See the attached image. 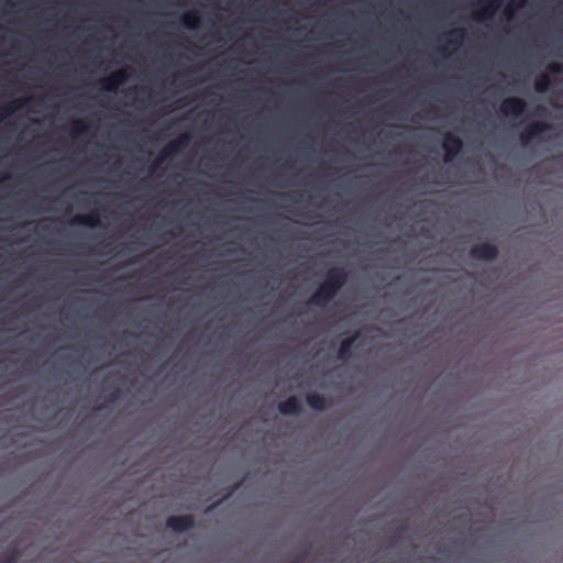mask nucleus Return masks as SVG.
<instances>
[{"mask_svg":"<svg viewBox=\"0 0 563 563\" xmlns=\"http://www.w3.org/2000/svg\"><path fill=\"white\" fill-rule=\"evenodd\" d=\"M537 114H538V115H543V114H545V109H544V108H540V107H539V108L537 109Z\"/></svg>","mask_w":563,"mask_h":563,"instance_id":"obj_25","label":"nucleus"},{"mask_svg":"<svg viewBox=\"0 0 563 563\" xmlns=\"http://www.w3.org/2000/svg\"><path fill=\"white\" fill-rule=\"evenodd\" d=\"M549 123L543 121H534L529 123L519 135V140L523 146H528L534 137L550 130Z\"/></svg>","mask_w":563,"mask_h":563,"instance_id":"obj_6","label":"nucleus"},{"mask_svg":"<svg viewBox=\"0 0 563 563\" xmlns=\"http://www.w3.org/2000/svg\"><path fill=\"white\" fill-rule=\"evenodd\" d=\"M128 79V73L125 69H119L111 73L108 77L100 80L101 89L104 91L113 92L117 88L125 82Z\"/></svg>","mask_w":563,"mask_h":563,"instance_id":"obj_9","label":"nucleus"},{"mask_svg":"<svg viewBox=\"0 0 563 563\" xmlns=\"http://www.w3.org/2000/svg\"><path fill=\"white\" fill-rule=\"evenodd\" d=\"M189 137L187 134H183L178 136L176 140L167 144L158 154V156L155 158L153 164L151 165V169L155 170L166 158L170 157L175 153H177L180 148H183Z\"/></svg>","mask_w":563,"mask_h":563,"instance_id":"obj_2","label":"nucleus"},{"mask_svg":"<svg viewBox=\"0 0 563 563\" xmlns=\"http://www.w3.org/2000/svg\"><path fill=\"white\" fill-rule=\"evenodd\" d=\"M501 0H481L473 11V19L476 21L490 20L501 7Z\"/></svg>","mask_w":563,"mask_h":563,"instance_id":"obj_3","label":"nucleus"},{"mask_svg":"<svg viewBox=\"0 0 563 563\" xmlns=\"http://www.w3.org/2000/svg\"><path fill=\"white\" fill-rule=\"evenodd\" d=\"M120 394H121L120 389H114L112 393H110L108 400L110 402H113V401L118 400L119 397H120Z\"/></svg>","mask_w":563,"mask_h":563,"instance_id":"obj_22","label":"nucleus"},{"mask_svg":"<svg viewBox=\"0 0 563 563\" xmlns=\"http://www.w3.org/2000/svg\"><path fill=\"white\" fill-rule=\"evenodd\" d=\"M9 177H10L9 175H4V176L0 179V181H1V180H7V179H9Z\"/></svg>","mask_w":563,"mask_h":563,"instance_id":"obj_26","label":"nucleus"},{"mask_svg":"<svg viewBox=\"0 0 563 563\" xmlns=\"http://www.w3.org/2000/svg\"><path fill=\"white\" fill-rule=\"evenodd\" d=\"M87 131V124L84 121L77 120L73 122L70 134L73 137H78Z\"/></svg>","mask_w":563,"mask_h":563,"instance_id":"obj_19","label":"nucleus"},{"mask_svg":"<svg viewBox=\"0 0 563 563\" xmlns=\"http://www.w3.org/2000/svg\"><path fill=\"white\" fill-rule=\"evenodd\" d=\"M70 222L71 224L76 225L95 228L100 225V214L96 210L87 214H76L75 217H73Z\"/></svg>","mask_w":563,"mask_h":563,"instance_id":"obj_11","label":"nucleus"},{"mask_svg":"<svg viewBox=\"0 0 563 563\" xmlns=\"http://www.w3.org/2000/svg\"><path fill=\"white\" fill-rule=\"evenodd\" d=\"M23 106L22 100H14L0 107V123L15 110Z\"/></svg>","mask_w":563,"mask_h":563,"instance_id":"obj_15","label":"nucleus"},{"mask_svg":"<svg viewBox=\"0 0 563 563\" xmlns=\"http://www.w3.org/2000/svg\"><path fill=\"white\" fill-rule=\"evenodd\" d=\"M166 527L174 532H185L195 527V518L192 515L169 516Z\"/></svg>","mask_w":563,"mask_h":563,"instance_id":"obj_8","label":"nucleus"},{"mask_svg":"<svg viewBox=\"0 0 563 563\" xmlns=\"http://www.w3.org/2000/svg\"><path fill=\"white\" fill-rule=\"evenodd\" d=\"M201 21L200 13L196 10L187 12L181 18L183 25L188 30H195L199 26Z\"/></svg>","mask_w":563,"mask_h":563,"instance_id":"obj_14","label":"nucleus"},{"mask_svg":"<svg viewBox=\"0 0 563 563\" xmlns=\"http://www.w3.org/2000/svg\"><path fill=\"white\" fill-rule=\"evenodd\" d=\"M306 400L311 409L318 411H322L327 405L325 397L317 391L307 394Z\"/></svg>","mask_w":563,"mask_h":563,"instance_id":"obj_13","label":"nucleus"},{"mask_svg":"<svg viewBox=\"0 0 563 563\" xmlns=\"http://www.w3.org/2000/svg\"><path fill=\"white\" fill-rule=\"evenodd\" d=\"M498 253V247L489 242L475 244L470 250V256L477 261H494Z\"/></svg>","mask_w":563,"mask_h":563,"instance_id":"obj_5","label":"nucleus"},{"mask_svg":"<svg viewBox=\"0 0 563 563\" xmlns=\"http://www.w3.org/2000/svg\"><path fill=\"white\" fill-rule=\"evenodd\" d=\"M527 108L526 101L518 97H509L501 101L499 110L505 117H519Z\"/></svg>","mask_w":563,"mask_h":563,"instance_id":"obj_7","label":"nucleus"},{"mask_svg":"<svg viewBox=\"0 0 563 563\" xmlns=\"http://www.w3.org/2000/svg\"><path fill=\"white\" fill-rule=\"evenodd\" d=\"M278 411L283 416L298 415L302 411V405L297 396H290L278 404Z\"/></svg>","mask_w":563,"mask_h":563,"instance_id":"obj_10","label":"nucleus"},{"mask_svg":"<svg viewBox=\"0 0 563 563\" xmlns=\"http://www.w3.org/2000/svg\"><path fill=\"white\" fill-rule=\"evenodd\" d=\"M505 14L507 16V19H511L512 15H514V9L511 5H507L506 9H505Z\"/></svg>","mask_w":563,"mask_h":563,"instance_id":"obj_23","label":"nucleus"},{"mask_svg":"<svg viewBox=\"0 0 563 563\" xmlns=\"http://www.w3.org/2000/svg\"><path fill=\"white\" fill-rule=\"evenodd\" d=\"M360 336V332L356 331L350 336L343 339L340 343L339 350H338V358L345 361L351 356V350L353 344L356 342V340Z\"/></svg>","mask_w":563,"mask_h":563,"instance_id":"obj_12","label":"nucleus"},{"mask_svg":"<svg viewBox=\"0 0 563 563\" xmlns=\"http://www.w3.org/2000/svg\"><path fill=\"white\" fill-rule=\"evenodd\" d=\"M526 5V0H519L516 4V8L520 9V8H523Z\"/></svg>","mask_w":563,"mask_h":563,"instance_id":"obj_24","label":"nucleus"},{"mask_svg":"<svg viewBox=\"0 0 563 563\" xmlns=\"http://www.w3.org/2000/svg\"><path fill=\"white\" fill-rule=\"evenodd\" d=\"M294 563H297V562H294Z\"/></svg>","mask_w":563,"mask_h":563,"instance_id":"obj_27","label":"nucleus"},{"mask_svg":"<svg viewBox=\"0 0 563 563\" xmlns=\"http://www.w3.org/2000/svg\"><path fill=\"white\" fill-rule=\"evenodd\" d=\"M347 282V273L342 267H333L327 272L325 279L309 299L311 305L325 307Z\"/></svg>","mask_w":563,"mask_h":563,"instance_id":"obj_1","label":"nucleus"},{"mask_svg":"<svg viewBox=\"0 0 563 563\" xmlns=\"http://www.w3.org/2000/svg\"><path fill=\"white\" fill-rule=\"evenodd\" d=\"M465 35V31L463 29H455L449 33L450 38L446 41L449 45L457 46Z\"/></svg>","mask_w":563,"mask_h":563,"instance_id":"obj_18","label":"nucleus"},{"mask_svg":"<svg viewBox=\"0 0 563 563\" xmlns=\"http://www.w3.org/2000/svg\"><path fill=\"white\" fill-rule=\"evenodd\" d=\"M442 147L444 151V162L451 163L463 150V142L457 135L448 132L444 134Z\"/></svg>","mask_w":563,"mask_h":563,"instance_id":"obj_4","label":"nucleus"},{"mask_svg":"<svg viewBox=\"0 0 563 563\" xmlns=\"http://www.w3.org/2000/svg\"><path fill=\"white\" fill-rule=\"evenodd\" d=\"M548 69H549L551 73H553V74H560V73H562V71H563V67H562L560 64H558V63H553V64H551V65L548 67Z\"/></svg>","mask_w":563,"mask_h":563,"instance_id":"obj_21","label":"nucleus"},{"mask_svg":"<svg viewBox=\"0 0 563 563\" xmlns=\"http://www.w3.org/2000/svg\"><path fill=\"white\" fill-rule=\"evenodd\" d=\"M551 86V78L549 75H541L534 82V89L539 93H543L549 90Z\"/></svg>","mask_w":563,"mask_h":563,"instance_id":"obj_16","label":"nucleus"},{"mask_svg":"<svg viewBox=\"0 0 563 563\" xmlns=\"http://www.w3.org/2000/svg\"><path fill=\"white\" fill-rule=\"evenodd\" d=\"M241 483H238L235 484L234 486H232L227 493L225 495L222 497L221 500L217 501L216 504H213L212 506L208 507L207 511L213 509L214 507H217L220 503H222L223 500L230 498L232 496V494L240 487Z\"/></svg>","mask_w":563,"mask_h":563,"instance_id":"obj_20","label":"nucleus"},{"mask_svg":"<svg viewBox=\"0 0 563 563\" xmlns=\"http://www.w3.org/2000/svg\"><path fill=\"white\" fill-rule=\"evenodd\" d=\"M21 556V552L19 549L13 548L7 553H4L2 556H0V563H18L19 559Z\"/></svg>","mask_w":563,"mask_h":563,"instance_id":"obj_17","label":"nucleus"}]
</instances>
